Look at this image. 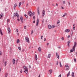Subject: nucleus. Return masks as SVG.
I'll return each instance as SVG.
<instances>
[{"instance_id": "nucleus-24", "label": "nucleus", "mask_w": 77, "mask_h": 77, "mask_svg": "<svg viewBox=\"0 0 77 77\" xmlns=\"http://www.w3.org/2000/svg\"><path fill=\"white\" fill-rule=\"evenodd\" d=\"M70 75V71H69L68 74L67 75V77H69Z\"/></svg>"}, {"instance_id": "nucleus-42", "label": "nucleus", "mask_w": 77, "mask_h": 77, "mask_svg": "<svg viewBox=\"0 0 77 77\" xmlns=\"http://www.w3.org/2000/svg\"><path fill=\"white\" fill-rule=\"evenodd\" d=\"M16 31H17V33H18V29H16Z\"/></svg>"}, {"instance_id": "nucleus-36", "label": "nucleus", "mask_w": 77, "mask_h": 77, "mask_svg": "<svg viewBox=\"0 0 77 77\" xmlns=\"http://www.w3.org/2000/svg\"><path fill=\"white\" fill-rule=\"evenodd\" d=\"M63 5H65V1H63Z\"/></svg>"}, {"instance_id": "nucleus-4", "label": "nucleus", "mask_w": 77, "mask_h": 77, "mask_svg": "<svg viewBox=\"0 0 77 77\" xmlns=\"http://www.w3.org/2000/svg\"><path fill=\"white\" fill-rule=\"evenodd\" d=\"M25 39L27 42H29V38L27 37H25Z\"/></svg>"}, {"instance_id": "nucleus-38", "label": "nucleus", "mask_w": 77, "mask_h": 77, "mask_svg": "<svg viewBox=\"0 0 77 77\" xmlns=\"http://www.w3.org/2000/svg\"><path fill=\"white\" fill-rule=\"evenodd\" d=\"M60 23V21L59 20H58L57 22V24H59Z\"/></svg>"}, {"instance_id": "nucleus-61", "label": "nucleus", "mask_w": 77, "mask_h": 77, "mask_svg": "<svg viewBox=\"0 0 77 77\" xmlns=\"http://www.w3.org/2000/svg\"><path fill=\"white\" fill-rule=\"evenodd\" d=\"M64 15L65 16V15H66L67 14H66V13H65Z\"/></svg>"}, {"instance_id": "nucleus-23", "label": "nucleus", "mask_w": 77, "mask_h": 77, "mask_svg": "<svg viewBox=\"0 0 77 77\" xmlns=\"http://www.w3.org/2000/svg\"><path fill=\"white\" fill-rule=\"evenodd\" d=\"M17 6V4H15L14 5V9H15V7H16V6Z\"/></svg>"}, {"instance_id": "nucleus-7", "label": "nucleus", "mask_w": 77, "mask_h": 77, "mask_svg": "<svg viewBox=\"0 0 77 77\" xmlns=\"http://www.w3.org/2000/svg\"><path fill=\"white\" fill-rule=\"evenodd\" d=\"M77 45V42H75L74 43V45L73 47V48H75V46Z\"/></svg>"}, {"instance_id": "nucleus-2", "label": "nucleus", "mask_w": 77, "mask_h": 77, "mask_svg": "<svg viewBox=\"0 0 77 77\" xmlns=\"http://www.w3.org/2000/svg\"><path fill=\"white\" fill-rule=\"evenodd\" d=\"M65 66L66 68V71H68L69 69V66H68V65H66Z\"/></svg>"}, {"instance_id": "nucleus-5", "label": "nucleus", "mask_w": 77, "mask_h": 77, "mask_svg": "<svg viewBox=\"0 0 77 77\" xmlns=\"http://www.w3.org/2000/svg\"><path fill=\"white\" fill-rule=\"evenodd\" d=\"M45 10H43L42 11V17H44V15H45Z\"/></svg>"}, {"instance_id": "nucleus-31", "label": "nucleus", "mask_w": 77, "mask_h": 77, "mask_svg": "<svg viewBox=\"0 0 77 77\" xmlns=\"http://www.w3.org/2000/svg\"><path fill=\"white\" fill-rule=\"evenodd\" d=\"M0 16L2 18V17H3V14H2L0 15Z\"/></svg>"}, {"instance_id": "nucleus-57", "label": "nucleus", "mask_w": 77, "mask_h": 77, "mask_svg": "<svg viewBox=\"0 0 77 77\" xmlns=\"http://www.w3.org/2000/svg\"><path fill=\"white\" fill-rule=\"evenodd\" d=\"M67 38H70V35H68Z\"/></svg>"}, {"instance_id": "nucleus-3", "label": "nucleus", "mask_w": 77, "mask_h": 77, "mask_svg": "<svg viewBox=\"0 0 77 77\" xmlns=\"http://www.w3.org/2000/svg\"><path fill=\"white\" fill-rule=\"evenodd\" d=\"M14 17H16V16L18 18H19V15L18 14V13H14Z\"/></svg>"}, {"instance_id": "nucleus-8", "label": "nucleus", "mask_w": 77, "mask_h": 77, "mask_svg": "<svg viewBox=\"0 0 77 77\" xmlns=\"http://www.w3.org/2000/svg\"><path fill=\"white\" fill-rule=\"evenodd\" d=\"M74 51H75V48H72V49H71L70 51V53H72V52H73Z\"/></svg>"}, {"instance_id": "nucleus-64", "label": "nucleus", "mask_w": 77, "mask_h": 77, "mask_svg": "<svg viewBox=\"0 0 77 77\" xmlns=\"http://www.w3.org/2000/svg\"><path fill=\"white\" fill-rule=\"evenodd\" d=\"M65 16L64 15L63 16H62V17H65Z\"/></svg>"}, {"instance_id": "nucleus-46", "label": "nucleus", "mask_w": 77, "mask_h": 77, "mask_svg": "<svg viewBox=\"0 0 77 77\" xmlns=\"http://www.w3.org/2000/svg\"><path fill=\"white\" fill-rule=\"evenodd\" d=\"M2 51H0V55H2Z\"/></svg>"}, {"instance_id": "nucleus-21", "label": "nucleus", "mask_w": 77, "mask_h": 77, "mask_svg": "<svg viewBox=\"0 0 77 77\" xmlns=\"http://www.w3.org/2000/svg\"><path fill=\"white\" fill-rule=\"evenodd\" d=\"M35 59L36 60H38V57H37V55L36 54H35Z\"/></svg>"}, {"instance_id": "nucleus-51", "label": "nucleus", "mask_w": 77, "mask_h": 77, "mask_svg": "<svg viewBox=\"0 0 77 77\" xmlns=\"http://www.w3.org/2000/svg\"><path fill=\"white\" fill-rule=\"evenodd\" d=\"M44 41H45L46 40V38H44Z\"/></svg>"}, {"instance_id": "nucleus-50", "label": "nucleus", "mask_w": 77, "mask_h": 77, "mask_svg": "<svg viewBox=\"0 0 77 77\" xmlns=\"http://www.w3.org/2000/svg\"><path fill=\"white\" fill-rule=\"evenodd\" d=\"M29 68H31V66L30 65L29 66Z\"/></svg>"}, {"instance_id": "nucleus-60", "label": "nucleus", "mask_w": 77, "mask_h": 77, "mask_svg": "<svg viewBox=\"0 0 77 77\" xmlns=\"http://www.w3.org/2000/svg\"><path fill=\"white\" fill-rule=\"evenodd\" d=\"M18 59L17 60H16V62H18Z\"/></svg>"}, {"instance_id": "nucleus-44", "label": "nucleus", "mask_w": 77, "mask_h": 77, "mask_svg": "<svg viewBox=\"0 0 77 77\" xmlns=\"http://www.w3.org/2000/svg\"><path fill=\"white\" fill-rule=\"evenodd\" d=\"M9 19H8L7 20V23H8V22H9Z\"/></svg>"}, {"instance_id": "nucleus-30", "label": "nucleus", "mask_w": 77, "mask_h": 77, "mask_svg": "<svg viewBox=\"0 0 77 77\" xmlns=\"http://www.w3.org/2000/svg\"><path fill=\"white\" fill-rule=\"evenodd\" d=\"M55 27V26L54 25H53L51 26V28L53 29V28H54Z\"/></svg>"}, {"instance_id": "nucleus-10", "label": "nucleus", "mask_w": 77, "mask_h": 77, "mask_svg": "<svg viewBox=\"0 0 77 77\" xmlns=\"http://www.w3.org/2000/svg\"><path fill=\"white\" fill-rule=\"evenodd\" d=\"M37 13L38 14V15H39L40 14L39 13V8H37Z\"/></svg>"}, {"instance_id": "nucleus-37", "label": "nucleus", "mask_w": 77, "mask_h": 77, "mask_svg": "<svg viewBox=\"0 0 77 77\" xmlns=\"http://www.w3.org/2000/svg\"><path fill=\"white\" fill-rule=\"evenodd\" d=\"M74 61L75 62H77V61H76V59L75 58L74 59Z\"/></svg>"}, {"instance_id": "nucleus-53", "label": "nucleus", "mask_w": 77, "mask_h": 77, "mask_svg": "<svg viewBox=\"0 0 77 77\" xmlns=\"http://www.w3.org/2000/svg\"><path fill=\"white\" fill-rule=\"evenodd\" d=\"M61 47H58V48H59V49H60Z\"/></svg>"}, {"instance_id": "nucleus-27", "label": "nucleus", "mask_w": 77, "mask_h": 77, "mask_svg": "<svg viewBox=\"0 0 77 77\" xmlns=\"http://www.w3.org/2000/svg\"><path fill=\"white\" fill-rule=\"evenodd\" d=\"M7 63V61H5L4 62L5 66L6 65V63Z\"/></svg>"}, {"instance_id": "nucleus-28", "label": "nucleus", "mask_w": 77, "mask_h": 77, "mask_svg": "<svg viewBox=\"0 0 77 77\" xmlns=\"http://www.w3.org/2000/svg\"><path fill=\"white\" fill-rule=\"evenodd\" d=\"M17 43H19L20 42V40L19 39H17Z\"/></svg>"}, {"instance_id": "nucleus-47", "label": "nucleus", "mask_w": 77, "mask_h": 77, "mask_svg": "<svg viewBox=\"0 0 77 77\" xmlns=\"http://www.w3.org/2000/svg\"><path fill=\"white\" fill-rule=\"evenodd\" d=\"M24 29H26V26H24Z\"/></svg>"}, {"instance_id": "nucleus-40", "label": "nucleus", "mask_w": 77, "mask_h": 77, "mask_svg": "<svg viewBox=\"0 0 77 77\" xmlns=\"http://www.w3.org/2000/svg\"><path fill=\"white\" fill-rule=\"evenodd\" d=\"M5 77H8V73H6V75L5 76Z\"/></svg>"}, {"instance_id": "nucleus-15", "label": "nucleus", "mask_w": 77, "mask_h": 77, "mask_svg": "<svg viewBox=\"0 0 77 77\" xmlns=\"http://www.w3.org/2000/svg\"><path fill=\"white\" fill-rule=\"evenodd\" d=\"M25 71H24V72H26V74L28 73V69L25 70Z\"/></svg>"}, {"instance_id": "nucleus-34", "label": "nucleus", "mask_w": 77, "mask_h": 77, "mask_svg": "<svg viewBox=\"0 0 77 77\" xmlns=\"http://www.w3.org/2000/svg\"><path fill=\"white\" fill-rule=\"evenodd\" d=\"M60 67H62V64H61V62H60Z\"/></svg>"}, {"instance_id": "nucleus-58", "label": "nucleus", "mask_w": 77, "mask_h": 77, "mask_svg": "<svg viewBox=\"0 0 77 77\" xmlns=\"http://www.w3.org/2000/svg\"><path fill=\"white\" fill-rule=\"evenodd\" d=\"M40 76H41V74H40L39 75H38V77H40Z\"/></svg>"}, {"instance_id": "nucleus-43", "label": "nucleus", "mask_w": 77, "mask_h": 77, "mask_svg": "<svg viewBox=\"0 0 77 77\" xmlns=\"http://www.w3.org/2000/svg\"><path fill=\"white\" fill-rule=\"evenodd\" d=\"M61 39L62 40V41H63L64 39V38H63V37H62V38H61Z\"/></svg>"}, {"instance_id": "nucleus-45", "label": "nucleus", "mask_w": 77, "mask_h": 77, "mask_svg": "<svg viewBox=\"0 0 77 77\" xmlns=\"http://www.w3.org/2000/svg\"><path fill=\"white\" fill-rule=\"evenodd\" d=\"M33 19H34V20H35V16H33Z\"/></svg>"}, {"instance_id": "nucleus-9", "label": "nucleus", "mask_w": 77, "mask_h": 77, "mask_svg": "<svg viewBox=\"0 0 77 77\" xmlns=\"http://www.w3.org/2000/svg\"><path fill=\"white\" fill-rule=\"evenodd\" d=\"M38 24H39V19H37L36 23V26H38Z\"/></svg>"}, {"instance_id": "nucleus-25", "label": "nucleus", "mask_w": 77, "mask_h": 77, "mask_svg": "<svg viewBox=\"0 0 77 77\" xmlns=\"http://www.w3.org/2000/svg\"><path fill=\"white\" fill-rule=\"evenodd\" d=\"M48 29H51V25H49L48 26Z\"/></svg>"}, {"instance_id": "nucleus-35", "label": "nucleus", "mask_w": 77, "mask_h": 77, "mask_svg": "<svg viewBox=\"0 0 77 77\" xmlns=\"http://www.w3.org/2000/svg\"><path fill=\"white\" fill-rule=\"evenodd\" d=\"M49 72H50V74H51L52 73V70H50L49 71Z\"/></svg>"}, {"instance_id": "nucleus-55", "label": "nucleus", "mask_w": 77, "mask_h": 77, "mask_svg": "<svg viewBox=\"0 0 77 77\" xmlns=\"http://www.w3.org/2000/svg\"><path fill=\"white\" fill-rule=\"evenodd\" d=\"M5 62V59H3V62Z\"/></svg>"}, {"instance_id": "nucleus-39", "label": "nucleus", "mask_w": 77, "mask_h": 77, "mask_svg": "<svg viewBox=\"0 0 77 77\" xmlns=\"http://www.w3.org/2000/svg\"><path fill=\"white\" fill-rule=\"evenodd\" d=\"M58 64H59V62H58V61H57V63H56L57 65H58Z\"/></svg>"}, {"instance_id": "nucleus-29", "label": "nucleus", "mask_w": 77, "mask_h": 77, "mask_svg": "<svg viewBox=\"0 0 77 77\" xmlns=\"http://www.w3.org/2000/svg\"><path fill=\"white\" fill-rule=\"evenodd\" d=\"M25 17L26 18H28V16L27 15L25 14L24 15Z\"/></svg>"}, {"instance_id": "nucleus-20", "label": "nucleus", "mask_w": 77, "mask_h": 77, "mask_svg": "<svg viewBox=\"0 0 77 77\" xmlns=\"http://www.w3.org/2000/svg\"><path fill=\"white\" fill-rule=\"evenodd\" d=\"M75 24H74L73 25V29L74 30H75V26H75Z\"/></svg>"}, {"instance_id": "nucleus-33", "label": "nucleus", "mask_w": 77, "mask_h": 77, "mask_svg": "<svg viewBox=\"0 0 77 77\" xmlns=\"http://www.w3.org/2000/svg\"><path fill=\"white\" fill-rule=\"evenodd\" d=\"M72 33H73V31H72V30H71V35H72Z\"/></svg>"}, {"instance_id": "nucleus-13", "label": "nucleus", "mask_w": 77, "mask_h": 77, "mask_svg": "<svg viewBox=\"0 0 77 77\" xmlns=\"http://www.w3.org/2000/svg\"><path fill=\"white\" fill-rule=\"evenodd\" d=\"M71 43V42L70 41H69L67 42V45L68 46H69V44Z\"/></svg>"}, {"instance_id": "nucleus-12", "label": "nucleus", "mask_w": 77, "mask_h": 77, "mask_svg": "<svg viewBox=\"0 0 77 77\" xmlns=\"http://www.w3.org/2000/svg\"><path fill=\"white\" fill-rule=\"evenodd\" d=\"M56 56L57 58H58V59H59V54H57V53H56Z\"/></svg>"}, {"instance_id": "nucleus-48", "label": "nucleus", "mask_w": 77, "mask_h": 77, "mask_svg": "<svg viewBox=\"0 0 77 77\" xmlns=\"http://www.w3.org/2000/svg\"><path fill=\"white\" fill-rule=\"evenodd\" d=\"M17 21H20V19H19V18H18V19H17Z\"/></svg>"}, {"instance_id": "nucleus-26", "label": "nucleus", "mask_w": 77, "mask_h": 77, "mask_svg": "<svg viewBox=\"0 0 77 77\" xmlns=\"http://www.w3.org/2000/svg\"><path fill=\"white\" fill-rule=\"evenodd\" d=\"M50 57H51V54H49L48 55V58H50Z\"/></svg>"}, {"instance_id": "nucleus-49", "label": "nucleus", "mask_w": 77, "mask_h": 77, "mask_svg": "<svg viewBox=\"0 0 77 77\" xmlns=\"http://www.w3.org/2000/svg\"><path fill=\"white\" fill-rule=\"evenodd\" d=\"M42 38H43V36L42 35L41 36V39H42Z\"/></svg>"}, {"instance_id": "nucleus-41", "label": "nucleus", "mask_w": 77, "mask_h": 77, "mask_svg": "<svg viewBox=\"0 0 77 77\" xmlns=\"http://www.w3.org/2000/svg\"><path fill=\"white\" fill-rule=\"evenodd\" d=\"M18 48L19 50H21V48L20 47H18Z\"/></svg>"}, {"instance_id": "nucleus-59", "label": "nucleus", "mask_w": 77, "mask_h": 77, "mask_svg": "<svg viewBox=\"0 0 77 77\" xmlns=\"http://www.w3.org/2000/svg\"><path fill=\"white\" fill-rule=\"evenodd\" d=\"M35 23V20L34 21H33V23Z\"/></svg>"}, {"instance_id": "nucleus-16", "label": "nucleus", "mask_w": 77, "mask_h": 77, "mask_svg": "<svg viewBox=\"0 0 77 77\" xmlns=\"http://www.w3.org/2000/svg\"><path fill=\"white\" fill-rule=\"evenodd\" d=\"M13 64H15V60L14 59H13Z\"/></svg>"}, {"instance_id": "nucleus-17", "label": "nucleus", "mask_w": 77, "mask_h": 77, "mask_svg": "<svg viewBox=\"0 0 77 77\" xmlns=\"http://www.w3.org/2000/svg\"><path fill=\"white\" fill-rule=\"evenodd\" d=\"M38 50L39 51H41V47H39L38 48Z\"/></svg>"}, {"instance_id": "nucleus-14", "label": "nucleus", "mask_w": 77, "mask_h": 77, "mask_svg": "<svg viewBox=\"0 0 77 77\" xmlns=\"http://www.w3.org/2000/svg\"><path fill=\"white\" fill-rule=\"evenodd\" d=\"M70 31V30L68 29H66L65 30L66 32L67 33H68V32H69Z\"/></svg>"}, {"instance_id": "nucleus-18", "label": "nucleus", "mask_w": 77, "mask_h": 77, "mask_svg": "<svg viewBox=\"0 0 77 77\" xmlns=\"http://www.w3.org/2000/svg\"><path fill=\"white\" fill-rule=\"evenodd\" d=\"M74 73L73 72H72V77H74Z\"/></svg>"}, {"instance_id": "nucleus-22", "label": "nucleus", "mask_w": 77, "mask_h": 77, "mask_svg": "<svg viewBox=\"0 0 77 77\" xmlns=\"http://www.w3.org/2000/svg\"><path fill=\"white\" fill-rule=\"evenodd\" d=\"M23 68L25 70H26V69H27V67L26 66H23Z\"/></svg>"}, {"instance_id": "nucleus-6", "label": "nucleus", "mask_w": 77, "mask_h": 77, "mask_svg": "<svg viewBox=\"0 0 77 77\" xmlns=\"http://www.w3.org/2000/svg\"><path fill=\"white\" fill-rule=\"evenodd\" d=\"M8 33H11V29L9 27L8 28Z\"/></svg>"}, {"instance_id": "nucleus-62", "label": "nucleus", "mask_w": 77, "mask_h": 77, "mask_svg": "<svg viewBox=\"0 0 77 77\" xmlns=\"http://www.w3.org/2000/svg\"><path fill=\"white\" fill-rule=\"evenodd\" d=\"M22 51L24 52V49H23V50H22Z\"/></svg>"}, {"instance_id": "nucleus-1", "label": "nucleus", "mask_w": 77, "mask_h": 77, "mask_svg": "<svg viewBox=\"0 0 77 77\" xmlns=\"http://www.w3.org/2000/svg\"><path fill=\"white\" fill-rule=\"evenodd\" d=\"M28 14L29 16H33V15H35V12H33V13H32V11H29L28 13Z\"/></svg>"}, {"instance_id": "nucleus-19", "label": "nucleus", "mask_w": 77, "mask_h": 77, "mask_svg": "<svg viewBox=\"0 0 77 77\" xmlns=\"http://www.w3.org/2000/svg\"><path fill=\"white\" fill-rule=\"evenodd\" d=\"M0 33L2 35H3V33H2V29H0Z\"/></svg>"}, {"instance_id": "nucleus-32", "label": "nucleus", "mask_w": 77, "mask_h": 77, "mask_svg": "<svg viewBox=\"0 0 77 77\" xmlns=\"http://www.w3.org/2000/svg\"><path fill=\"white\" fill-rule=\"evenodd\" d=\"M21 5V2H20L19 3V7H20V6Z\"/></svg>"}, {"instance_id": "nucleus-11", "label": "nucleus", "mask_w": 77, "mask_h": 77, "mask_svg": "<svg viewBox=\"0 0 77 77\" xmlns=\"http://www.w3.org/2000/svg\"><path fill=\"white\" fill-rule=\"evenodd\" d=\"M20 20H21V21L23 23V17H20Z\"/></svg>"}, {"instance_id": "nucleus-63", "label": "nucleus", "mask_w": 77, "mask_h": 77, "mask_svg": "<svg viewBox=\"0 0 77 77\" xmlns=\"http://www.w3.org/2000/svg\"><path fill=\"white\" fill-rule=\"evenodd\" d=\"M20 72H21V73H22V70H21V71H20Z\"/></svg>"}, {"instance_id": "nucleus-56", "label": "nucleus", "mask_w": 77, "mask_h": 77, "mask_svg": "<svg viewBox=\"0 0 77 77\" xmlns=\"http://www.w3.org/2000/svg\"><path fill=\"white\" fill-rule=\"evenodd\" d=\"M33 30H32L31 31V34H32L33 33Z\"/></svg>"}, {"instance_id": "nucleus-52", "label": "nucleus", "mask_w": 77, "mask_h": 77, "mask_svg": "<svg viewBox=\"0 0 77 77\" xmlns=\"http://www.w3.org/2000/svg\"><path fill=\"white\" fill-rule=\"evenodd\" d=\"M2 68H0V72L2 71Z\"/></svg>"}, {"instance_id": "nucleus-54", "label": "nucleus", "mask_w": 77, "mask_h": 77, "mask_svg": "<svg viewBox=\"0 0 77 77\" xmlns=\"http://www.w3.org/2000/svg\"><path fill=\"white\" fill-rule=\"evenodd\" d=\"M59 77H61V75H60L59 76H58Z\"/></svg>"}]
</instances>
